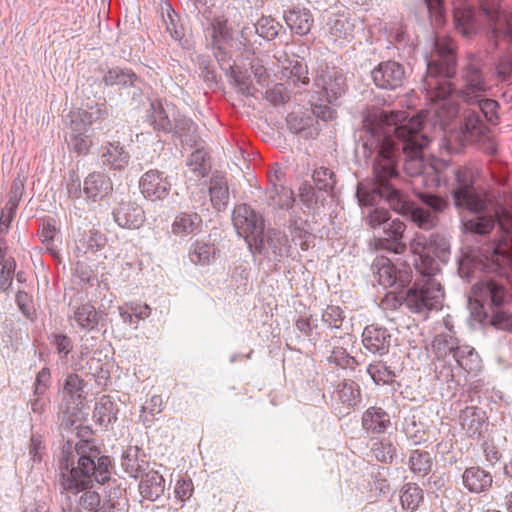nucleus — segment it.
<instances>
[{"label":"nucleus","instance_id":"16","mask_svg":"<svg viewBox=\"0 0 512 512\" xmlns=\"http://www.w3.org/2000/svg\"><path fill=\"white\" fill-rule=\"evenodd\" d=\"M355 25L352 22L350 14L347 12H338L329 18L327 22V34L330 41L343 44L353 38Z\"/></svg>","mask_w":512,"mask_h":512},{"label":"nucleus","instance_id":"19","mask_svg":"<svg viewBox=\"0 0 512 512\" xmlns=\"http://www.w3.org/2000/svg\"><path fill=\"white\" fill-rule=\"evenodd\" d=\"M84 381L77 374H70L67 376L62 397L66 405L67 412L79 410L82 405L84 397Z\"/></svg>","mask_w":512,"mask_h":512},{"label":"nucleus","instance_id":"57","mask_svg":"<svg viewBox=\"0 0 512 512\" xmlns=\"http://www.w3.org/2000/svg\"><path fill=\"white\" fill-rule=\"evenodd\" d=\"M390 220V213L385 208H373L369 211L366 217L367 224L375 229Z\"/></svg>","mask_w":512,"mask_h":512},{"label":"nucleus","instance_id":"2","mask_svg":"<svg viewBox=\"0 0 512 512\" xmlns=\"http://www.w3.org/2000/svg\"><path fill=\"white\" fill-rule=\"evenodd\" d=\"M406 119L405 112L385 111L380 108H371L367 111L363 126L368 133L376 138L379 146L378 154L386 142L392 146V158L395 161V149L392 134L403 141V152L406 156L404 170L410 176H420L425 172L426 166L423 159L424 149L429 144V139L421 133L423 116L421 114L411 117L407 124L399 125ZM376 161H374V164ZM396 166V162H394ZM397 171V169L395 168Z\"/></svg>","mask_w":512,"mask_h":512},{"label":"nucleus","instance_id":"60","mask_svg":"<svg viewBox=\"0 0 512 512\" xmlns=\"http://www.w3.org/2000/svg\"><path fill=\"white\" fill-rule=\"evenodd\" d=\"M51 380V373L48 368H43L40 370L36 376L35 380V393L43 394L47 388L49 387Z\"/></svg>","mask_w":512,"mask_h":512},{"label":"nucleus","instance_id":"43","mask_svg":"<svg viewBox=\"0 0 512 512\" xmlns=\"http://www.w3.org/2000/svg\"><path fill=\"white\" fill-rule=\"evenodd\" d=\"M137 80V76L131 70L120 68H112L107 71L103 77V81L108 86L122 85L132 86Z\"/></svg>","mask_w":512,"mask_h":512},{"label":"nucleus","instance_id":"35","mask_svg":"<svg viewBox=\"0 0 512 512\" xmlns=\"http://www.w3.org/2000/svg\"><path fill=\"white\" fill-rule=\"evenodd\" d=\"M216 247L212 243L196 240L189 251V259L197 265H209L215 260Z\"/></svg>","mask_w":512,"mask_h":512},{"label":"nucleus","instance_id":"38","mask_svg":"<svg viewBox=\"0 0 512 512\" xmlns=\"http://www.w3.org/2000/svg\"><path fill=\"white\" fill-rule=\"evenodd\" d=\"M147 121L158 131L168 132L172 128L171 121L159 101L151 102L150 109L147 111Z\"/></svg>","mask_w":512,"mask_h":512},{"label":"nucleus","instance_id":"32","mask_svg":"<svg viewBox=\"0 0 512 512\" xmlns=\"http://www.w3.org/2000/svg\"><path fill=\"white\" fill-rule=\"evenodd\" d=\"M464 128L471 137H479L478 141L483 140L484 143L487 140V145L484 146L483 149L488 154H494L496 152V144L490 139L489 135L485 133L486 127L482 124L479 116L475 112H468L465 115Z\"/></svg>","mask_w":512,"mask_h":512},{"label":"nucleus","instance_id":"22","mask_svg":"<svg viewBox=\"0 0 512 512\" xmlns=\"http://www.w3.org/2000/svg\"><path fill=\"white\" fill-rule=\"evenodd\" d=\"M372 268L377 282L383 287H392L398 281L404 282L402 272L385 256L376 257Z\"/></svg>","mask_w":512,"mask_h":512},{"label":"nucleus","instance_id":"23","mask_svg":"<svg viewBox=\"0 0 512 512\" xmlns=\"http://www.w3.org/2000/svg\"><path fill=\"white\" fill-rule=\"evenodd\" d=\"M284 20L290 30L299 36L307 35L314 25V17L308 8H293L284 14Z\"/></svg>","mask_w":512,"mask_h":512},{"label":"nucleus","instance_id":"25","mask_svg":"<svg viewBox=\"0 0 512 512\" xmlns=\"http://www.w3.org/2000/svg\"><path fill=\"white\" fill-rule=\"evenodd\" d=\"M486 420L485 411L474 406L466 407L459 415L460 425L470 437L482 432Z\"/></svg>","mask_w":512,"mask_h":512},{"label":"nucleus","instance_id":"30","mask_svg":"<svg viewBox=\"0 0 512 512\" xmlns=\"http://www.w3.org/2000/svg\"><path fill=\"white\" fill-rule=\"evenodd\" d=\"M22 184L14 182L11 186L10 197L5 204V207L1 211L0 216V234H6L11 226V223L15 217L16 210L19 205L21 197Z\"/></svg>","mask_w":512,"mask_h":512},{"label":"nucleus","instance_id":"55","mask_svg":"<svg viewBox=\"0 0 512 512\" xmlns=\"http://www.w3.org/2000/svg\"><path fill=\"white\" fill-rule=\"evenodd\" d=\"M313 180L320 190H328L333 188V173L326 167L317 168L313 173Z\"/></svg>","mask_w":512,"mask_h":512},{"label":"nucleus","instance_id":"10","mask_svg":"<svg viewBox=\"0 0 512 512\" xmlns=\"http://www.w3.org/2000/svg\"><path fill=\"white\" fill-rule=\"evenodd\" d=\"M406 225L399 219H394L383 228V237L375 238L372 242L375 250H387L395 254H403L407 245L403 242Z\"/></svg>","mask_w":512,"mask_h":512},{"label":"nucleus","instance_id":"5","mask_svg":"<svg viewBox=\"0 0 512 512\" xmlns=\"http://www.w3.org/2000/svg\"><path fill=\"white\" fill-rule=\"evenodd\" d=\"M456 187L453 189V199L458 209H466L472 213H479L486 207V195L474 187L476 171L469 167L455 170Z\"/></svg>","mask_w":512,"mask_h":512},{"label":"nucleus","instance_id":"31","mask_svg":"<svg viewBox=\"0 0 512 512\" xmlns=\"http://www.w3.org/2000/svg\"><path fill=\"white\" fill-rule=\"evenodd\" d=\"M111 189L112 185L109 178L102 173L93 172L84 180L83 190L87 197L93 200L102 199Z\"/></svg>","mask_w":512,"mask_h":512},{"label":"nucleus","instance_id":"59","mask_svg":"<svg viewBox=\"0 0 512 512\" xmlns=\"http://www.w3.org/2000/svg\"><path fill=\"white\" fill-rule=\"evenodd\" d=\"M14 266V263L10 261H6L2 265L0 272V289L6 290L10 287L14 273Z\"/></svg>","mask_w":512,"mask_h":512},{"label":"nucleus","instance_id":"44","mask_svg":"<svg viewBox=\"0 0 512 512\" xmlns=\"http://www.w3.org/2000/svg\"><path fill=\"white\" fill-rule=\"evenodd\" d=\"M100 495L95 491H86L80 498L81 506L89 512H114L111 504H103L100 506Z\"/></svg>","mask_w":512,"mask_h":512},{"label":"nucleus","instance_id":"42","mask_svg":"<svg viewBox=\"0 0 512 512\" xmlns=\"http://www.w3.org/2000/svg\"><path fill=\"white\" fill-rule=\"evenodd\" d=\"M459 347L457 339L451 330L436 335L432 343L433 351L438 357H445L450 353L454 356L455 349Z\"/></svg>","mask_w":512,"mask_h":512},{"label":"nucleus","instance_id":"53","mask_svg":"<svg viewBox=\"0 0 512 512\" xmlns=\"http://www.w3.org/2000/svg\"><path fill=\"white\" fill-rule=\"evenodd\" d=\"M164 406L163 399L160 395H153L150 399H148L145 404L142 406L140 419L144 424H147L151 421L148 418L147 414L154 416L162 412Z\"/></svg>","mask_w":512,"mask_h":512},{"label":"nucleus","instance_id":"58","mask_svg":"<svg viewBox=\"0 0 512 512\" xmlns=\"http://www.w3.org/2000/svg\"><path fill=\"white\" fill-rule=\"evenodd\" d=\"M497 221L501 229L505 233L512 231V213L503 207H499L495 211Z\"/></svg>","mask_w":512,"mask_h":512},{"label":"nucleus","instance_id":"49","mask_svg":"<svg viewBox=\"0 0 512 512\" xmlns=\"http://www.w3.org/2000/svg\"><path fill=\"white\" fill-rule=\"evenodd\" d=\"M494 225L495 219L492 216H477L464 223L466 230L478 234L489 233L493 229Z\"/></svg>","mask_w":512,"mask_h":512},{"label":"nucleus","instance_id":"48","mask_svg":"<svg viewBox=\"0 0 512 512\" xmlns=\"http://www.w3.org/2000/svg\"><path fill=\"white\" fill-rule=\"evenodd\" d=\"M173 491L175 498L180 502L189 500L194 493V484L192 479L186 474L178 475Z\"/></svg>","mask_w":512,"mask_h":512},{"label":"nucleus","instance_id":"34","mask_svg":"<svg viewBox=\"0 0 512 512\" xmlns=\"http://www.w3.org/2000/svg\"><path fill=\"white\" fill-rule=\"evenodd\" d=\"M118 407L110 396L104 395L96 403L93 418L100 425H108L117 420Z\"/></svg>","mask_w":512,"mask_h":512},{"label":"nucleus","instance_id":"39","mask_svg":"<svg viewBox=\"0 0 512 512\" xmlns=\"http://www.w3.org/2000/svg\"><path fill=\"white\" fill-rule=\"evenodd\" d=\"M75 322L81 329L92 330L98 325L99 317L95 307L90 303L78 306L73 313Z\"/></svg>","mask_w":512,"mask_h":512},{"label":"nucleus","instance_id":"1","mask_svg":"<svg viewBox=\"0 0 512 512\" xmlns=\"http://www.w3.org/2000/svg\"><path fill=\"white\" fill-rule=\"evenodd\" d=\"M392 146L390 142H386L380 152L379 157L373 165V173L375 178V187L369 191L363 185H359L357 189L358 200L361 205L372 206L375 204L377 197L384 198L391 209L402 215H410L411 220L421 229H431L437 224V212L443 211L447 202L436 195L422 193L420 199L428 208L415 206L409 201L408 197L398 189H395L389 181L398 176L395 170L392 158Z\"/></svg>","mask_w":512,"mask_h":512},{"label":"nucleus","instance_id":"46","mask_svg":"<svg viewBox=\"0 0 512 512\" xmlns=\"http://www.w3.org/2000/svg\"><path fill=\"white\" fill-rule=\"evenodd\" d=\"M322 324L329 329H340L345 315L341 307L336 305H328L322 313Z\"/></svg>","mask_w":512,"mask_h":512},{"label":"nucleus","instance_id":"20","mask_svg":"<svg viewBox=\"0 0 512 512\" xmlns=\"http://www.w3.org/2000/svg\"><path fill=\"white\" fill-rule=\"evenodd\" d=\"M282 172L276 169L273 174H269V180L272 189L269 191L270 204L275 208L289 209L294 204V194L292 189L278 183L282 180Z\"/></svg>","mask_w":512,"mask_h":512},{"label":"nucleus","instance_id":"62","mask_svg":"<svg viewBox=\"0 0 512 512\" xmlns=\"http://www.w3.org/2000/svg\"><path fill=\"white\" fill-rule=\"evenodd\" d=\"M57 352L62 358L66 357L72 350V342L66 335H56L54 339Z\"/></svg>","mask_w":512,"mask_h":512},{"label":"nucleus","instance_id":"63","mask_svg":"<svg viewBox=\"0 0 512 512\" xmlns=\"http://www.w3.org/2000/svg\"><path fill=\"white\" fill-rule=\"evenodd\" d=\"M492 323L501 329L512 330V315L497 311L493 316Z\"/></svg>","mask_w":512,"mask_h":512},{"label":"nucleus","instance_id":"40","mask_svg":"<svg viewBox=\"0 0 512 512\" xmlns=\"http://www.w3.org/2000/svg\"><path fill=\"white\" fill-rule=\"evenodd\" d=\"M423 490L415 483H407L400 494L401 506L405 510L415 511L423 502Z\"/></svg>","mask_w":512,"mask_h":512},{"label":"nucleus","instance_id":"9","mask_svg":"<svg viewBox=\"0 0 512 512\" xmlns=\"http://www.w3.org/2000/svg\"><path fill=\"white\" fill-rule=\"evenodd\" d=\"M171 186L168 177L157 169L148 170L139 180L141 194L150 201L165 199L170 193Z\"/></svg>","mask_w":512,"mask_h":512},{"label":"nucleus","instance_id":"4","mask_svg":"<svg viewBox=\"0 0 512 512\" xmlns=\"http://www.w3.org/2000/svg\"><path fill=\"white\" fill-rule=\"evenodd\" d=\"M77 464L69 457L60 462L61 487L72 494L93 487V483L104 484L111 478L112 461L110 457L101 455L98 447L91 441L81 440L76 444Z\"/></svg>","mask_w":512,"mask_h":512},{"label":"nucleus","instance_id":"12","mask_svg":"<svg viewBox=\"0 0 512 512\" xmlns=\"http://www.w3.org/2000/svg\"><path fill=\"white\" fill-rule=\"evenodd\" d=\"M463 81L460 96L464 102L474 104L485 96L488 85L478 68L472 65L468 66L463 74Z\"/></svg>","mask_w":512,"mask_h":512},{"label":"nucleus","instance_id":"11","mask_svg":"<svg viewBox=\"0 0 512 512\" xmlns=\"http://www.w3.org/2000/svg\"><path fill=\"white\" fill-rule=\"evenodd\" d=\"M376 86L383 89H396L403 84L405 71L402 65L395 61L380 63L371 72Z\"/></svg>","mask_w":512,"mask_h":512},{"label":"nucleus","instance_id":"45","mask_svg":"<svg viewBox=\"0 0 512 512\" xmlns=\"http://www.w3.org/2000/svg\"><path fill=\"white\" fill-rule=\"evenodd\" d=\"M121 465L129 476L138 478L144 474L147 463L144 460H139L136 452H127L122 458Z\"/></svg>","mask_w":512,"mask_h":512},{"label":"nucleus","instance_id":"21","mask_svg":"<svg viewBox=\"0 0 512 512\" xmlns=\"http://www.w3.org/2000/svg\"><path fill=\"white\" fill-rule=\"evenodd\" d=\"M390 426V415L381 407H369L362 415V428L369 434H384Z\"/></svg>","mask_w":512,"mask_h":512},{"label":"nucleus","instance_id":"61","mask_svg":"<svg viewBox=\"0 0 512 512\" xmlns=\"http://www.w3.org/2000/svg\"><path fill=\"white\" fill-rule=\"evenodd\" d=\"M212 28H213V36L214 38H226L230 34V29L228 27V21L223 17H215L212 20Z\"/></svg>","mask_w":512,"mask_h":512},{"label":"nucleus","instance_id":"14","mask_svg":"<svg viewBox=\"0 0 512 512\" xmlns=\"http://www.w3.org/2000/svg\"><path fill=\"white\" fill-rule=\"evenodd\" d=\"M77 119L81 120L84 126H90L92 118L87 111L82 110L74 113L71 121L73 133L70 136L69 146L77 155H86L93 143L88 135L81 133L82 128Z\"/></svg>","mask_w":512,"mask_h":512},{"label":"nucleus","instance_id":"28","mask_svg":"<svg viewBox=\"0 0 512 512\" xmlns=\"http://www.w3.org/2000/svg\"><path fill=\"white\" fill-rule=\"evenodd\" d=\"M485 258L493 266V270L505 273L507 269L512 270V254L509 252L506 240H501L493 248L485 250Z\"/></svg>","mask_w":512,"mask_h":512},{"label":"nucleus","instance_id":"64","mask_svg":"<svg viewBox=\"0 0 512 512\" xmlns=\"http://www.w3.org/2000/svg\"><path fill=\"white\" fill-rule=\"evenodd\" d=\"M498 77L506 80L512 73V59L509 56L501 58L496 66Z\"/></svg>","mask_w":512,"mask_h":512},{"label":"nucleus","instance_id":"18","mask_svg":"<svg viewBox=\"0 0 512 512\" xmlns=\"http://www.w3.org/2000/svg\"><path fill=\"white\" fill-rule=\"evenodd\" d=\"M202 225V217L197 212H180L172 222L171 232L177 237L187 238L198 234Z\"/></svg>","mask_w":512,"mask_h":512},{"label":"nucleus","instance_id":"41","mask_svg":"<svg viewBox=\"0 0 512 512\" xmlns=\"http://www.w3.org/2000/svg\"><path fill=\"white\" fill-rule=\"evenodd\" d=\"M433 459L429 452L423 450H413L409 456L410 470L420 476L427 475L432 468Z\"/></svg>","mask_w":512,"mask_h":512},{"label":"nucleus","instance_id":"6","mask_svg":"<svg viewBox=\"0 0 512 512\" xmlns=\"http://www.w3.org/2000/svg\"><path fill=\"white\" fill-rule=\"evenodd\" d=\"M444 291L434 278L417 280L405 296L406 306L414 313L442 308Z\"/></svg>","mask_w":512,"mask_h":512},{"label":"nucleus","instance_id":"56","mask_svg":"<svg viewBox=\"0 0 512 512\" xmlns=\"http://www.w3.org/2000/svg\"><path fill=\"white\" fill-rule=\"evenodd\" d=\"M475 104L479 106L487 121L494 125L498 123V103L495 100L481 97L480 100L476 101Z\"/></svg>","mask_w":512,"mask_h":512},{"label":"nucleus","instance_id":"26","mask_svg":"<svg viewBox=\"0 0 512 512\" xmlns=\"http://www.w3.org/2000/svg\"><path fill=\"white\" fill-rule=\"evenodd\" d=\"M334 398L339 409L350 410L361 402L359 385L353 380H344L338 385Z\"/></svg>","mask_w":512,"mask_h":512},{"label":"nucleus","instance_id":"8","mask_svg":"<svg viewBox=\"0 0 512 512\" xmlns=\"http://www.w3.org/2000/svg\"><path fill=\"white\" fill-rule=\"evenodd\" d=\"M480 5L494 37H505L512 42V14L501 8L499 0H481Z\"/></svg>","mask_w":512,"mask_h":512},{"label":"nucleus","instance_id":"51","mask_svg":"<svg viewBox=\"0 0 512 512\" xmlns=\"http://www.w3.org/2000/svg\"><path fill=\"white\" fill-rule=\"evenodd\" d=\"M368 374L376 384H387L392 381L393 373L381 361L370 364L367 368Z\"/></svg>","mask_w":512,"mask_h":512},{"label":"nucleus","instance_id":"33","mask_svg":"<svg viewBox=\"0 0 512 512\" xmlns=\"http://www.w3.org/2000/svg\"><path fill=\"white\" fill-rule=\"evenodd\" d=\"M103 163L113 169L121 170L129 164V153L118 142L107 143L101 154Z\"/></svg>","mask_w":512,"mask_h":512},{"label":"nucleus","instance_id":"29","mask_svg":"<svg viewBox=\"0 0 512 512\" xmlns=\"http://www.w3.org/2000/svg\"><path fill=\"white\" fill-rule=\"evenodd\" d=\"M454 22L456 29L465 37H470L478 30L474 10L462 3L455 6Z\"/></svg>","mask_w":512,"mask_h":512},{"label":"nucleus","instance_id":"50","mask_svg":"<svg viewBox=\"0 0 512 512\" xmlns=\"http://www.w3.org/2000/svg\"><path fill=\"white\" fill-rule=\"evenodd\" d=\"M281 25L275 19L271 17H261L256 26L257 33L268 40L274 39L279 32Z\"/></svg>","mask_w":512,"mask_h":512},{"label":"nucleus","instance_id":"27","mask_svg":"<svg viewBox=\"0 0 512 512\" xmlns=\"http://www.w3.org/2000/svg\"><path fill=\"white\" fill-rule=\"evenodd\" d=\"M165 490V479L158 472L151 470L141 476L139 491L148 500L155 501Z\"/></svg>","mask_w":512,"mask_h":512},{"label":"nucleus","instance_id":"17","mask_svg":"<svg viewBox=\"0 0 512 512\" xmlns=\"http://www.w3.org/2000/svg\"><path fill=\"white\" fill-rule=\"evenodd\" d=\"M115 222L127 229H138L145 221V213L136 202H121L113 212Z\"/></svg>","mask_w":512,"mask_h":512},{"label":"nucleus","instance_id":"7","mask_svg":"<svg viewBox=\"0 0 512 512\" xmlns=\"http://www.w3.org/2000/svg\"><path fill=\"white\" fill-rule=\"evenodd\" d=\"M232 221L238 235L243 237L249 245L262 239L263 218L247 204H240L234 208Z\"/></svg>","mask_w":512,"mask_h":512},{"label":"nucleus","instance_id":"15","mask_svg":"<svg viewBox=\"0 0 512 512\" xmlns=\"http://www.w3.org/2000/svg\"><path fill=\"white\" fill-rule=\"evenodd\" d=\"M362 343L369 352L384 355L389 350L391 334L385 327L371 324L363 330Z\"/></svg>","mask_w":512,"mask_h":512},{"label":"nucleus","instance_id":"36","mask_svg":"<svg viewBox=\"0 0 512 512\" xmlns=\"http://www.w3.org/2000/svg\"><path fill=\"white\" fill-rule=\"evenodd\" d=\"M209 192L213 207L218 211L224 210L229 202V190L226 180L222 177L212 178Z\"/></svg>","mask_w":512,"mask_h":512},{"label":"nucleus","instance_id":"54","mask_svg":"<svg viewBox=\"0 0 512 512\" xmlns=\"http://www.w3.org/2000/svg\"><path fill=\"white\" fill-rule=\"evenodd\" d=\"M437 236L432 235L428 241L423 234H415L413 240L410 242V250L414 255L423 256L432 251V242L436 241Z\"/></svg>","mask_w":512,"mask_h":512},{"label":"nucleus","instance_id":"24","mask_svg":"<svg viewBox=\"0 0 512 512\" xmlns=\"http://www.w3.org/2000/svg\"><path fill=\"white\" fill-rule=\"evenodd\" d=\"M463 485L471 493H481L487 491L492 486V476L489 472L480 467L466 468L463 475Z\"/></svg>","mask_w":512,"mask_h":512},{"label":"nucleus","instance_id":"13","mask_svg":"<svg viewBox=\"0 0 512 512\" xmlns=\"http://www.w3.org/2000/svg\"><path fill=\"white\" fill-rule=\"evenodd\" d=\"M473 295L475 300L481 305L490 304L497 308L505 301L506 289L503 283L486 279L473 286Z\"/></svg>","mask_w":512,"mask_h":512},{"label":"nucleus","instance_id":"3","mask_svg":"<svg viewBox=\"0 0 512 512\" xmlns=\"http://www.w3.org/2000/svg\"><path fill=\"white\" fill-rule=\"evenodd\" d=\"M434 44L439 59L427 62L424 86L427 97L434 103L435 116L445 127L458 114L457 105L449 97L453 91L450 78L455 74V44L448 36H436Z\"/></svg>","mask_w":512,"mask_h":512},{"label":"nucleus","instance_id":"47","mask_svg":"<svg viewBox=\"0 0 512 512\" xmlns=\"http://www.w3.org/2000/svg\"><path fill=\"white\" fill-rule=\"evenodd\" d=\"M371 452L378 461L391 463L396 455V447L391 441L382 439L373 444Z\"/></svg>","mask_w":512,"mask_h":512},{"label":"nucleus","instance_id":"52","mask_svg":"<svg viewBox=\"0 0 512 512\" xmlns=\"http://www.w3.org/2000/svg\"><path fill=\"white\" fill-rule=\"evenodd\" d=\"M415 268L423 276L422 279L432 278L439 271L438 264L430 256V253L419 256L415 260Z\"/></svg>","mask_w":512,"mask_h":512},{"label":"nucleus","instance_id":"37","mask_svg":"<svg viewBox=\"0 0 512 512\" xmlns=\"http://www.w3.org/2000/svg\"><path fill=\"white\" fill-rule=\"evenodd\" d=\"M454 359L457 364L467 372H475L480 369V358L475 349L468 345H462L454 351Z\"/></svg>","mask_w":512,"mask_h":512}]
</instances>
